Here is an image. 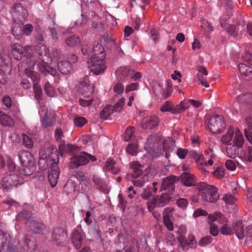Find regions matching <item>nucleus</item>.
<instances>
[{"mask_svg": "<svg viewBox=\"0 0 252 252\" xmlns=\"http://www.w3.org/2000/svg\"><path fill=\"white\" fill-rule=\"evenodd\" d=\"M189 155L191 158L195 160L197 163L203 160V155L196 150H190Z\"/></svg>", "mask_w": 252, "mask_h": 252, "instance_id": "obj_44", "label": "nucleus"}, {"mask_svg": "<svg viewBox=\"0 0 252 252\" xmlns=\"http://www.w3.org/2000/svg\"><path fill=\"white\" fill-rule=\"evenodd\" d=\"M238 30L236 26L230 25L227 28V32L232 36H235L238 34Z\"/></svg>", "mask_w": 252, "mask_h": 252, "instance_id": "obj_64", "label": "nucleus"}, {"mask_svg": "<svg viewBox=\"0 0 252 252\" xmlns=\"http://www.w3.org/2000/svg\"><path fill=\"white\" fill-rule=\"evenodd\" d=\"M54 124L55 121L52 118H49L46 115L43 118L42 125L45 127L53 126Z\"/></svg>", "mask_w": 252, "mask_h": 252, "instance_id": "obj_55", "label": "nucleus"}, {"mask_svg": "<svg viewBox=\"0 0 252 252\" xmlns=\"http://www.w3.org/2000/svg\"><path fill=\"white\" fill-rule=\"evenodd\" d=\"M54 138L56 142L59 144V149H63L65 147L64 136L61 127H58L56 128L54 132Z\"/></svg>", "mask_w": 252, "mask_h": 252, "instance_id": "obj_26", "label": "nucleus"}, {"mask_svg": "<svg viewBox=\"0 0 252 252\" xmlns=\"http://www.w3.org/2000/svg\"><path fill=\"white\" fill-rule=\"evenodd\" d=\"M12 52L14 58L20 61L25 56V50L20 44L15 43L12 46Z\"/></svg>", "mask_w": 252, "mask_h": 252, "instance_id": "obj_22", "label": "nucleus"}, {"mask_svg": "<svg viewBox=\"0 0 252 252\" xmlns=\"http://www.w3.org/2000/svg\"><path fill=\"white\" fill-rule=\"evenodd\" d=\"M44 52H38V55L40 56L39 59L41 60V67H40V71L42 73H44L46 75L47 73H49L53 76L55 75L56 73V70L54 68L49 66L48 63L45 62L46 60L44 57L48 58V52L46 51L45 46H43Z\"/></svg>", "mask_w": 252, "mask_h": 252, "instance_id": "obj_14", "label": "nucleus"}, {"mask_svg": "<svg viewBox=\"0 0 252 252\" xmlns=\"http://www.w3.org/2000/svg\"><path fill=\"white\" fill-rule=\"evenodd\" d=\"M87 122L86 119L82 117H77L74 120V124L75 126L82 127L84 126Z\"/></svg>", "mask_w": 252, "mask_h": 252, "instance_id": "obj_57", "label": "nucleus"}, {"mask_svg": "<svg viewBox=\"0 0 252 252\" xmlns=\"http://www.w3.org/2000/svg\"><path fill=\"white\" fill-rule=\"evenodd\" d=\"M25 179L18 174H10L3 177L1 181L2 188L6 191L11 190L13 187L23 184Z\"/></svg>", "mask_w": 252, "mask_h": 252, "instance_id": "obj_5", "label": "nucleus"}, {"mask_svg": "<svg viewBox=\"0 0 252 252\" xmlns=\"http://www.w3.org/2000/svg\"><path fill=\"white\" fill-rule=\"evenodd\" d=\"M220 232L223 235H230L233 233V229L227 224H224L220 227Z\"/></svg>", "mask_w": 252, "mask_h": 252, "instance_id": "obj_49", "label": "nucleus"}, {"mask_svg": "<svg viewBox=\"0 0 252 252\" xmlns=\"http://www.w3.org/2000/svg\"><path fill=\"white\" fill-rule=\"evenodd\" d=\"M114 113L113 107L112 105H109L105 107L100 112V117L101 119L106 120Z\"/></svg>", "mask_w": 252, "mask_h": 252, "instance_id": "obj_42", "label": "nucleus"}, {"mask_svg": "<svg viewBox=\"0 0 252 252\" xmlns=\"http://www.w3.org/2000/svg\"><path fill=\"white\" fill-rule=\"evenodd\" d=\"M57 69L62 74L66 75L72 70V67L69 62L63 61L58 62Z\"/></svg>", "mask_w": 252, "mask_h": 252, "instance_id": "obj_28", "label": "nucleus"}, {"mask_svg": "<svg viewBox=\"0 0 252 252\" xmlns=\"http://www.w3.org/2000/svg\"><path fill=\"white\" fill-rule=\"evenodd\" d=\"M152 195V189L148 186L144 189L143 192L141 194V197L145 200H148Z\"/></svg>", "mask_w": 252, "mask_h": 252, "instance_id": "obj_50", "label": "nucleus"}, {"mask_svg": "<svg viewBox=\"0 0 252 252\" xmlns=\"http://www.w3.org/2000/svg\"><path fill=\"white\" fill-rule=\"evenodd\" d=\"M33 214L28 210H23L16 217V219L18 221H25V223H27L28 222L32 219Z\"/></svg>", "mask_w": 252, "mask_h": 252, "instance_id": "obj_32", "label": "nucleus"}, {"mask_svg": "<svg viewBox=\"0 0 252 252\" xmlns=\"http://www.w3.org/2000/svg\"><path fill=\"white\" fill-rule=\"evenodd\" d=\"M6 245V249L5 252H18V247L14 245V240L10 235L2 230H0V249H4V247Z\"/></svg>", "mask_w": 252, "mask_h": 252, "instance_id": "obj_9", "label": "nucleus"}, {"mask_svg": "<svg viewBox=\"0 0 252 252\" xmlns=\"http://www.w3.org/2000/svg\"><path fill=\"white\" fill-rule=\"evenodd\" d=\"M173 104L169 101H166L164 103L160 108V110L161 112H171L173 110Z\"/></svg>", "mask_w": 252, "mask_h": 252, "instance_id": "obj_51", "label": "nucleus"}, {"mask_svg": "<svg viewBox=\"0 0 252 252\" xmlns=\"http://www.w3.org/2000/svg\"><path fill=\"white\" fill-rule=\"evenodd\" d=\"M49 31L51 33V35L52 36V38L55 40H57L58 39V31L59 29V26L57 25L54 21H53V24L51 25L49 28Z\"/></svg>", "mask_w": 252, "mask_h": 252, "instance_id": "obj_46", "label": "nucleus"}, {"mask_svg": "<svg viewBox=\"0 0 252 252\" xmlns=\"http://www.w3.org/2000/svg\"><path fill=\"white\" fill-rule=\"evenodd\" d=\"M36 167L34 163L22 165L21 173L25 176H30L36 171Z\"/></svg>", "mask_w": 252, "mask_h": 252, "instance_id": "obj_35", "label": "nucleus"}, {"mask_svg": "<svg viewBox=\"0 0 252 252\" xmlns=\"http://www.w3.org/2000/svg\"><path fill=\"white\" fill-rule=\"evenodd\" d=\"M239 69L241 75L246 80L252 79V67L244 63H240Z\"/></svg>", "mask_w": 252, "mask_h": 252, "instance_id": "obj_23", "label": "nucleus"}, {"mask_svg": "<svg viewBox=\"0 0 252 252\" xmlns=\"http://www.w3.org/2000/svg\"><path fill=\"white\" fill-rule=\"evenodd\" d=\"M97 159L94 156H93L86 152H82L79 155H74L70 159L69 166L74 169L80 166L86 165L90 161H95Z\"/></svg>", "mask_w": 252, "mask_h": 252, "instance_id": "obj_6", "label": "nucleus"}, {"mask_svg": "<svg viewBox=\"0 0 252 252\" xmlns=\"http://www.w3.org/2000/svg\"><path fill=\"white\" fill-rule=\"evenodd\" d=\"M179 180L178 177L174 175H170L164 178L161 184L159 190L166 191L170 194H172L175 191V184Z\"/></svg>", "mask_w": 252, "mask_h": 252, "instance_id": "obj_10", "label": "nucleus"}, {"mask_svg": "<svg viewBox=\"0 0 252 252\" xmlns=\"http://www.w3.org/2000/svg\"><path fill=\"white\" fill-rule=\"evenodd\" d=\"M60 155L63 156L65 153H69L70 155H75L78 151H80L81 149L80 147L75 145L71 144H67L65 145V147L63 149H59Z\"/></svg>", "mask_w": 252, "mask_h": 252, "instance_id": "obj_29", "label": "nucleus"}, {"mask_svg": "<svg viewBox=\"0 0 252 252\" xmlns=\"http://www.w3.org/2000/svg\"><path fill=\"white\" fill-rule=\"evenodd\" d=\"M22 143L25 148L31 149L33 146V141L32 139L25 133L22 134Z\"/></svg>", "mask_w": 252, "mask_h": 252, "instance_id": "obj_41", "label": "nucleus"}, {"mask_svg": "<svg viewBox=\"0 0 252 252\" xmlns=\"http://www.w3.org/2000/svg\"><path fill=\"white\" fill-rule=\"evenodd\" d=\"M222 199L226 203L230 205L234 204L236 201V198L230 194H226Z\"/></svg>", "mask_w": 252, "mask_h": 252, "instance_id": "obj_58", "label": "nucleus"}, {"mask_svg": "<svg viewBox=\"0 0 252 252\" xmlns=\"http://www.w3.org/2000/svg\"><path fill=\"white\" fill-rule=\"evenodd\" d=\"M12 14L15 16L24 17L27 14V10L22 6L21 3L15 4L11 8Z\"/></svg>", "mask_w": 252, "mask_h": 252, "instance_id": "obj_31", "label": "nucleus"}, {"mask_svg": "<svg viewBox=\"0 0 252 252\" xmlns=\"http://www.w3.org/2000/svg\"><path fill=\"white\" fill-rule=\"evenodd\" d=\"M80 89H81V93L84 97L79 99V104L84 107L90 106L94 100L92 97V92H90V94H86L84 91H86V90H91L92 87L87 83L83 82L80 85Z\"/></svg>", "mask_w": 252, "mask_h": 252, "instance_id": "obj_11", "label": "nucleus"}, {"mask_svg": "<svg viewBox=\"0 0 252 252\" xmlns=\"http://www.w3.org/2000/svg\"><path fill=\"white\" fill-rule=\"evenodd\" d=\"M0 124L4 126H12L14 125V121L10 116L0 112Z\"/></svg>", "mask_w": 252, "mask_h": 252, "instance_id": "obj_34", "label": "nucleus"}, {"mask_svg": "<svg viewBox=\"0 0 252 252\" xmlns=\"http://www.w3.org/2000/svg\"><path fill=\"white\" fill-rule=\"evenodd\" d=\"M197 242L195 240L194 237L192 235H189L188 239H187V242L186 245L188 246L191 248H194L196 247Z\"/></svg>", "mask_w": 252, "mask_h": 252, "instance_id": "obj_60", "label": "nucleus"}, {"mask_svg": "<svg viewBox=\"0 0 252 252\" xmlns=\"http://www.w3.org/2000/svg\"><path fill=\"white\" fill-rule=\"evenodd\" d=\"M158 122V118L157 116L147 117L143 119L141 126L144 129H151L156 127Z\"/></svg>", "mask_w": 252, "mask_h": 252, "instance_id": "obj_17", "label": "nucleus"}, {"mask_svg": "<svg viewBox=\"0 0 252 252\" xmlns=\"http://www.w3.org/2000/svg\"><path fill=\"white\" fill-rule=\"evenodd\" d=\"M124 86L120 82L116 83L113 87L114 92L117 94H121L124 91Z\"/></svg>", "mask_w": 252, "mask_h": 252, "instance_id": "obj_59", "label": "nucleus"}, {"mask_svg": "<svg viewBox=\"0 0 252 252\" xmlns=\"http://www.w3.org/2000/svg\"><path fill=\"white\" fill-rule=\"evenodd\" d=\"M104 43L105 47L114 53L122 52V50L119 45L116 44L114 40L108 34L103 37Z\"/></svg>", "mask_w": 252, "mask_h": 252, "instance_id": "obj_19", "label": "nucleus"}, {"mask_svg": "<svg viewBox=\"0 0 252 252\" xmlns=\"http://www.w3.org/2000/svg\"><path fill=\"white\" fill-rule=\"evenodd\" d=\"M130 167L133 172L132 175L133 178H139L143 175V169L144 166L139 162H131L130 164Z\"/></svg>", "mask_w": 252, "mask_h": 252, "instance_id": "obj_27", "label": "nucleus"}, {"mask_svg": "<svg viewBox=\"0 0 252 252\" xmlns=\"http://www.w3.org/2000/svg\"><path fill=\"white\" fill-rule=\"evenodd\" d=\"M33 91L34 93V97L36 100L39 102L42 99V90L39 84H34L33 85Z\"/></svg>", "mask_w": 252, "mask_h": 252, "instance_id": "obj_45", "label": "nucleus"}, {"mask_svg": "<svg viewBox=\"0 0 252 252\" xmlns=\"http://www.w3.org/2000/svg\"><path fill=\"white\" fill-rule=\"evenodd\" d=\"M208 126L211 132L219 134L224 131L226 124L223 118L221 116L216 115L209 118L208 122Z\"/></svg>", "mask_w": 252, "mask_h": 252, "instance_id": "obj_7", "label": "nucleus"}, {"mask_svg": "<svg viewBox=\"0 0 252 252\" xmlns=\"http://www.w3.org/2000/svg\"><path fill=\"white\" fill-rule=\"evenodd\" d=\"M124 105L125 99L124 98H120L115 105L113 106L114 112H120L123 108Z\"/></svg>", "mask_w": 252, "mask_h": 252, "instance_id": "obj_54", "label": "nucleus"}, {"mask_svg": "<svg viewBox=\"0 0 252 252\" xmlns=\"http://www.w3.org/2000/svg\"><path fill=\"white\" fill-rule=\"evenodd\" d=\"M71 241L73 246L76 249H79L82 247L83 237L78 230L73 231L71 236Z\"/></svg>", "mask_w": 252, "mask_h": 252, "instance_id": "obj_25", "label": "nucleus"}, {"mask_svg": "<svg viewBox=\"0 0 252 252\" xmlns=\"http://www.w3.org/2000/svg\"><path fill=\"white\" fill-rule=\"evenodd\" d=\"M126 152L128 154L134 156L138 154V146L136 144L132 143L127 145Z\"/></svg>", "mask_w": 252, "mask_h": 252, "instance_id": "obj_47", "label": "nucleus"}, {"mask_svg": "<svg viewBox=\"0 0 252 252\" xmlns=\"http://www.w3.org/2000/svg\"><path fill=\"white\" fill-rule=\"evenodd\" d=\"M244 141V137L239 130H236L232 142L227 145L226 147L228 157L235 158L237 156H239V152L243 145Z\"/></svg>", "mask_w": 252, "mask_h": 252, "instance_id": "obj_3", "label": "nucleus"}, {"mask_svg": "<svg viewBox=\"0 0 252 252\" xmlns=\"http://www.w3.org/2000/svg\"><path fill=\"white\" fill-rule=\"evenodd\" d=\"M25 72L27 76L31 79L33 82V85L34 84H38L40 81V76L38 73L31 69H26Z\"/></svg>", "mask_w": 252, "mask_h": 252, "instance_id": "obj_38", "label": "nucleus"}, {"mask_svg": "<svg viewBox=\"0 0 252 252\" xmlns=\"http://www.w3.org/2000/svg\"><path fill=\"white\" fill-rule=\"evenodd\" d=\"M133 74L134 71L131 69L129 66H121L118 70L119 79L123 82L132 78Z\"/></svg>", "mask_w": 252, "mask_h": 252, "instance_id": "obj_20", "label": "nucleus"}, {"mask_svg": "<svg viewBox=\"0 0 252 252\" xmlns=\"http://www.w3.org/2000/svg\"><path fill=\"white\" fill-rule=\"evenodd\" d=\"M14 245L18 247L17 252L19 250L23 252H34L37 247V243L35 238L30 234H25L22 240L20 242H16L14 240Z\"/></svg>", "mask_w": 252, "mask_h": 252, "instance_id": "obj_4", "label": "nucleus"}, {"mask_svg": "<svg viewBox=\"0 0 252 252\" xmlns=\"http://www.w3.org/2000/svg\"><path fill=\"white\" fill-rule=\"evenodd\" d=\"M51 235L52 241L59 246H63L68 237L67 232L60 227L55 228Z\"/></svg>", "mask_w": 252, "mask_h": 252, "instance_id": "obj_13", "label": "nucleus"}, {"mask_svg": "<svg viewBox=\"0 0 252 252\" xmlns=\"http://www.w3.org/2000/svg\"><path fill=\"white\" fill-rule=\"evenodd\" d=\"M176 204L179 207L185 210L187 209L189 202L187 199L180 198L177 200Z\"/></svg>", "mask_w": 252, "mask_h": 252, "instance_id": "obj_53", "label": "nucleus"}, {"mask_svg": "<svg viewBox=\"0 0 252 252\" xmlns=\"http://www.w3.org/2000/svg\"><path fill=\"white\" fill-rule=\"evenodd\" d=\"M105 58H101L99 56L95 57L91 56L90 61L88 62L89 67L94 74L99 75L104 72L106 69L105 64Z\"/></svg>", "mask_w": 252, "mask_h": 252, "instance_id": "obj_8", "label": "nucleus"}, {"mask_svg": "<svg viewBox=\"0 0 252 252\" xmlns=\"http://www.w3.org/2000/svg\"><path fill=\"white\" fill-rule=\"evenodd\" d=\"M93 180L98 188H102L105 186L104 180L97 175H94Z\"/></svg>", "mask_w": 252, "mask_h": 252, "instance_id": "obj_52", "label": "nucleus"}, {"mask_svg": "<svg viewBox=\"0 0 252 252\" xmlns=\"http://www.w3.org/2000/svg\"><path fill=\"white\" fill-rule=\"evenodd\" d=\"M179 179L184 186L193 187L197 190V187L199 182H197V177L194 174L188 172H184L180 175Z\"/></svg>", "mask_w": 252, "mask_h": 252, "instance_id": "obj_12", "label": "nucleus"}, {"mask_svg": "<svg viewBox=\"0 0 252 252\" xmlns=\"http://www.w3.org/2000/svg\"><path fill=\"white\" fill-rule=\"evenodd\" d=\"M156 204L157 201L155 197H154L151 200L147 202V208L150 212H153L156 207H158Z\"/></svg>", "mask_w": 252, "mask_h": 252, "instance_id": "obj_63", "label": "nucleus"}, {"mask_svg": "<svg viewBox=\"0 0 252 252\" xmlns=\"http://www.w3.org/2000/svg\"><path fill=\"white\" fill-rule=\"evenodd\" d=\"M234 131V127L230 126L228 129L226 133L222 136L221 138V142L224 144L227 145L230 143V142L233 140Z\"/></svg>", "mask_w": 252, "mask_h": 252, "instance_id": "obj_33", "label": "nucleus"}, {"mask_svg": "<svg viewBox=\"0 0 252 252\" xmlns=\"http://www.w3.org/2000/svg\"><path fill=\"white\" fill-rule=\"evenodd\" d=\"M116 162L113 159H108L105 162L103 169L105 171H110L112 167L115 165Z\"/></svg>", "mask_w": 252, "mask_h": 252, "instance_id": "obj_61", "label": "nucleus"}, {"mask_svg": "<svg viewBox=\"0 0 252 252\" xmlns=\"http://www.w3.org/2000/svg\"><path fill=\"white\" fill-rule=\"evenodd\" d=\"M212 238L210 236H205L202 237L199 241V245L204 247L210 244L212 241Z\"/></svg>", "mask_w": 252, "mask_h": 252, "instance_id": "obj_56", "label": "nucleus"}, {"mask_svg": "<svg viewBox=\"0 0 252 252\" xmlns=\"http://www.w3.org/2000/svg\"><path fill=\"white\" fill-rule=\"evenodd\" d=\"M197 190L204 201L213 203L217 201L219 198L218 189L205 182H199L197 187Z\"/></svg>", "mask_w": 252, "mask_h": 252, "instance_id": "obj_2", "label": "nucleus"}, {"mask_svg": "<svg viewBox=\"0 0 252 252\" xmlns=\"http://www.w3.org/2000/svg\"><path fill=\"white\" fill-rule=\"evenodd\" d=\"M147 148L149 149V152H153V156L158 157L159 155L165 154L167 158H168L169 153L175 149V141L173 139H169L164 142L155 137L149 136L147 138Z\"/></svg>", "mask_w": 252, "mask_h": 252, "instance_id": "obj_1", "label": "nucleus"}, {"mask_svg": "<svg viewBox=\"0 0 252 252\" xmlns=\"http://www.w3.org/2000/svg\"><path fill=\"white\" fill-rule=\"evenodd\" d=\"M45 228L46 226L43 223L32 220L29 221L27 229L29 232L40 234Z\"/></svg>", "mask_w": 252, "mask_h": 252, "instance_id": "obj_18", "label": "nucleus"}, {"mask_svg": "<svg viewBox=\"0 0 252 252\" xmlns=\"http://www.w3.org/2000/svg\"><path fill=\"white\" fill-rule=\"evenodd\" d=\"M44 90L46 94L49 97H55L57 94L52 85L47 81L44 86Z\"/></svg>", "mask_w": 252, "mask_h": 252, "instance_id": "obj_43", "label": "nucleus"}, {"mask_svg": "<svg viewBox=\"0 0 252 252\" xmlns=\"http://www.w3.org/2000/svg\"><path fill=\"white\" fill-rule=\"evenodd\" d=\"M188 149L180 148L177 149L176 154L181 159H184L188 154Z\"/></svg>", "mask_w": 252, "mask_h": 252, "instance_id": "obj_62", "label": "nucleus"}, {"mask_svg": "<svg viewBox=\"0 0 252 252\" xmlns=\"http://www.w3.org/2000/svg\"><path fill=\"white\" fill-rule=\"evenodd\" d=\"M157 201L158 207L160 208L167 205L171 200L170 194L167 193H162L160 195L155 197Z\"/></svg>", "mask_w": 252, "mask_h": 252, "instance_id": "obj_24", "label": "nucleus"}, {"mask_svg": "<svg viewBox=\"0 0 252 252\" xmlns=\"http://www.w3.org/2000/svg\"><path fill=\"white\" fill-rule=\"evenodd\" d=\"M242 226V223L241 221L236 222L233 226V232H235L237 238L239 239H242L246 237L245 231Z\"/></svg>", "mask_w": 252, "mask_h": 252, "instance_id": "obj_30", "label": "nucleus"}, {"mask_svg": "<svg viewBox=\"0 0 252 252\" xmlns=\"http://www.w3.org/2000/svg\"><path fill=\"white\" fill-rule=\"evenodd\" d=\"M92 55L91 56L98 57L99 56L101 58H105L106 55L105 54L104 49L98 41H95L93 43V47L92 49ZM89 56L91 55L89 54Z\"/></svg>", "mask_w": 252, "mask_h": 252, "instance_id": "obj_21", "label": "nucleus"}, {"mask_svg": "<svg viewBox=\"0 0 252 252\" xmlns=\"http://www.w3.org/2000/svg\"><path fill=\"white\" fill-rule=\"evenodd\" d=\"M242 160L245 163H251L252 162V146H249L247 151L244 153H241L239 156Z\"/></svg>", "mask_w": 252, "mask_h": 252, "instance_id": "obj_36", "label": "nucleus"}, {"mask_svg": "<svg viewBox=\"0 0 252 252\" xmlns=\"http://www.w3.org/2000/svg\"><path fill=\"white\" fill-rule=\"evenodd\" d=\"M11 32L16 38L20 39L23 34L22 27L18 24H13L12 27Z\"/></svg>", "mask_w": 252, "mask_h": 252, "instance_id": "obj_40", "label": "nucleus"}, {"mask_svg": "<svg viewBox=\"0 0 252 252\" xmlns=\"http://www.w3.org/2000/svg\"><path fill=\"white\" fill-rule=\"evenodd\" d=\"M135 128L134 127H128L124 132V139L126 141L134 140L135 138Z\"/></svg>", "mask_w": 252, "mask_h": 252, "instance_id": "obj_37", "label": "nucleus"}, {"mask_svg": "<svg viewBox=\"0 0 252 252\" xmlns=\"http://www.w3.org/2000/svg\"><path fill=\"white\" fill-rule=\"evenodd\" d=\"M135 179L132 181V184L134 186L137 187H142L145 183L146 180L148 178L147 176L144 175L142 177L135 178Z\"/></svg>", "mask_w": 252, "mask_h": 252, "instance_id": "obj_48", "label": "nucleus"}, {"mask_svg": "<svg viewBox=\"0 0 252 252\" xmlns=\"http://www.w3.org/2000/svg\"><path fill=\"white\" fill-rule=\"evenodd\" d=\"M59 175V167L57 163L54 162L52 164L50 169L49 170L48 175L49 183L52 188L55 187L57 185Z\"/></svg>", "mask_w": 252, "mask_h": 252, "instance_id": "obj_15", "label": "nucleus"}, {"mask_svg": "<svg viewBox=\"0 0 252 252\" xmlns=\"http://www.w3.org/2000/svg\"><path fill=\"white\" fill-rule=\"evenodd\" d=\"M18 157L22 165L34 163V158L29 152L20 150L18 153Z\"/></svg>", "mask_w": 252, "mask_h": 252, "instance_id": "obj_16", "label": "nucleus"}, {"mask_svg": "<svg viewBox=\"0 0 252 252\" xmlns=\"http://www.w3.org/2000/svg\"><path fill=\"white\" fill-rule=\"evenodd\" d=\"M80 43L79 37L75 34L67 37L65 39V43L69 47L77 46Z\"/></svg>", "mask_w": 252, "mask_h": 252, "instance_id": "obj_39", "label": "nucleus"}]
</instances>
